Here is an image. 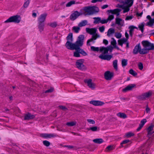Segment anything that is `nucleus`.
<instances>
[{"label": "nucleus", "instance_id": "f257e3e1", "mask_svg": "<svg viewBox=\"0 0 154 154\" xmlns=\"http://www.w3.org/2000/svg\"><path fill=\"white\" fill-rule=\"evenodd\" d=\"M84 35H79L75 42L74 43H72V41H67L65 46L66 48L69 49L71 50L76 49L78 47L81 45V42H80Z\"/></svg>", "mask_w": 154, "mask_h": 154}, {"label": "nucleus", "instance_id": "f03ea898", "mask_svg": "<svg viewBox=\"0 0 154 154\" xmlns=\"http://www.w3.org/2000/svg\"><path fill=\"white\" fill-rule=\"evenodd\" d=\"M86 31L88 33L92 35L91 38L88 40L87 44H88L89 43L93 42V43L95 42L94 40H96L97 38H100V35L98 34L97 33V29L95 28H86L85 29Z\"/></svg>", "mask_w": 154, "mask_h": 154}, {"label": "nucleus", "instance_id": "7ed1b4c3", "mask_svg": "<svg viewBox=\"0 0 154 154\" xmlns=\"http://www.w3.org/2000/svg\"><path fill=\"white\" fill-rule=\"evenodd\" d=\"M143 48H142V54H146L149 51L154 50V44L147 40L143 41L141 42Z\"/></svg>", "mask_w": 154, "mask_h": 154}, {"label": "nucleus", "instance_id": "20e7f679", "mask_svg": "<svg viewBox=\"0 0 154 154\" xmlns=\"http://www.w3.org/2000/svg\"><path fill=\"white\" fill-rule=\"evenodd\" d=\"M121 11V9L119 8L107 10V12L108 13L109 16L107 19L108 22H110L114 19V17L113 14H115L117 16H119Z\"/></svg>", "mask_w": 154, "mask_h": 154}, {"label": "nucleus", "instance_id": "39448f33", "mask_svg": "<svg viewBox=\"0 0 154 154\" xmlns=\"http://www.w3.org/2000/svg\"><path fill=\"white\" fill-rule=\"evenodd\" d=\"M84 10L89 15L93 14L99 11L98 8L94 6L85 7L84 8Z\"/></svg>", "mask_w": 154, "mask_h": 154}, {"label": "nucleus", "instance_id": "423d86ee", "mask_svg": "<svg viewBox=\"0 0 154 154\" xmlns=\"http://www.w3.org/2000/svg\"><path fill=\"white\" fill-rule=\"evenodd\" d=\"M21 17L19 15L11 16L5 21V23H9L14 22L16 23H19L20 21Z\"/></svg>", "mask_w": 154, "mask_h": 154}, {"label": "nucleus", "instance_id": "0eeeda50", "mask_svg": "<svg viewBox=\"0 0 154 154\" xmlns=\"http://www.w3.org/2000/svg\"><path fill=\"white\" fill-rule=\"evenodd\" d=\"M152 91H149L148 92L143 93L139 95L138 97L137 98L138 99L140 100H145L147 98L150 97L152 95Z\"/></svg>", "mask_w": 154, "mask_h": 154}, {"label": "nucleus", "instance_id": "6e6552de", "mask_svg": "<svg viewBox=\"0 0 154 154\" xmlns=\"http://www.w3.org/2000/svg\"><path fill=\"white\" fill-rule=\"evenodd\" d=\"M84 61V59H81L78 60L76 62V66L79 69L81 70H83L85 69V67L83 64Z\"/></svg>", "mask_w": 154, "mask_h": 154}, {"label": "nucleus", "instance_id": "1a4fd4ad", "mask_svg": "<svg viewBox=\"0 0 154 154\" xmlns=\"http://www.w3.org/2000/svg\"><path fill=\"white\" fill-rule=\"evenodd\" d=\"M134 0H126L125 3L128 5V6L124 7L123 8V13H125L128 12L130 10V7L133 5Z\"/></svg>", "mask_w": 154, "mask_h": 154}, {"label": "nucleus", "instance_id": "9d476101", "mask_svg": "<svg viewBox=\"0 0 154 154\" xmlns=\"http://www.w3.org/2000/svg\"><path fill=\"white\" fill-rule=\"evenodd\" d=\"M142 50V49H141L140 44L139 43L135 46L133 50V53L134 54H136L139 52L141 54H145L141 53L143 52Z\"/></svg>", "mask_w": 154, "mask_h": 154}, {"label": "nucleus", "instance_id": "9b49d317", "mask_svg": "<svg viewBox=\"0 0 154 154\" xmlns=\"http://www.w3.org/2000/svg\"><path fill=\"white\" fill-rule=\"evenodd\" d=\"M84 82L87 84L88 86L92 90H94L95 88L96 85L92 82V80L91 79H85Z\"/></svg>", "mask_w": 154, "mask_h": 154}, {"label": "nucleus", "instance_id": "f8f14e48", "mask_svg": "<svg viewBox=\"0 0 154 154\" xmlns=\"http://www.w3.org/2000/svg\"><path fill=\"white\" fill-rule=\"evenodd\" d=\"M84 39V35L80 42H81V45L78 47V48L77 49H78L79 50V52H80V54L82 55L83 56H86L87 55V53H86L83 49L80 48L83 45Z\"/></svg>", "mask_w": 154, "mask_h": 154}, {"label": "nucleus", "instance_id": "ddd939ff", "mask_svg": "<svg viewBox=\"0 0 154 154\" xmlns=\"http://www.w3.org/2000/svg\"><path fill=\"white\" fill-rule=\"evenodd\" d=\"M47 15V14L46 13L41 14L38 19V23H44Z\"/></svg>", "mask_w": 154, "mask_h": 154}, {"label": "nucleus", "instance_id": "4468645a", "mask_svg": "<svg viewBox=\"0 0 154 154\" xmlns=\"http://www.w3.org/2000/svg\"><path fill=\"white\" fill-rule=\"evenodd\" d=\"M81 14L78 12L77 11H75L72 14L70 15V19L71 20H74Z\"/></svg>", "mask_w": 154, "mask_h": 154}, {"label": "nucleus", "instance_id": "2eb2a0df", "mask_svg": "<svg viewBox=\"0 0 154 154\" xmlns=\"http://www.w3.org/2000/svg\"><path fill=\"white\" fill-rule=\"evenodd\" d=\"M113 73L109 71H108L104 73L105 78L107 80H110L113 76Z\"/></svg>", "mask_w": 154, "mask_h": 154}, {"label": "nucleus", "instance_id": "dca6fc26", "mask_svg": "<svg viewBox=\"0 0 154 154\" xmlns=\"http://www.w3.org/2000/svg\"><path fill=\"white\" fill-rule=\"evenodd\" d=\"M90 103L95 106H101L104 104L103 102L99 100H92L90 102Z\"/></svg>", "mask_w": 154, "mask_h": 154}, {"label": "nucleus", "instance_id": "f3484780", "mask_svg": "<svg viewBox=\"0 0 154 154\" xmlns=\"http://www.w3.org/2000/svg\"><path fill=\"white\" fill-rule=\"evenodd\" d=\"M112 57V56L110 55L101 54L99 55V57L102 60H109L111 59Z\"/></svg>", "mask_w": 154, "mask_h": 154}, {"label": "nucleus", "instance_id": "a211bd4d", "mask_svg": "<svg viewBox=\"0 0 154 154\" xmlns=\"http://www.w3.org/2000/svg\"><path fill=\"white\" fill-rule=\"evenodd\" d=\"M135 85L134 84H131L128 85L126 87L124 88L122 90V91L123 92H125L128 91H130L135 86Z\"/></svg>", "mask_w": 154, "mask_h": 154}, {"label": "nucleus", "instance_id": "6ab92c4d", "mask_svg": "<svg viewBox=\"0 0 154 154\" xmlns=\"http://www.w3.org/2000/svg\"><path fill=\"white\" fill-rule=\"evenodd\" d=\"M116 23L119 25L123 26L124 23V21L122 19L117 17L116 18Z\"/></svg>", "mask_w": 154, "mask_h": 154}, {"label": "nucleus", "instance_id": "aec40b11", "mask_svg": "<svg viewBox=\"0 0 154 154\" xmlns=\"http://www.w3.org/2000/svg\"><path fill=\"white\" fill-rule=\"evenodd\" d=\"M35 117L34 115H32L30 113H28L27 114H25L24 115V120H30L33 119Z\"/></svg>", "mask_w": 154, "mask_h": 154}, {"label": "nucleus", "instance_id": "412c9836", "mask_svg": "<svg viewBox=\"0 0 154 154\" xmlns=\"http://www.w3.org/2000/svg\"><path fill=\"white\" fill-rule=\"evenodd\" d=\"M127 39H126L125 38L119 39L118 41V45L122 47L123 44L126 43L127 42Z\"/></svg>", "mask_w": 154, "mask_h": 154}, {"label": "nucleus", "instance_id": "4be33fe9", "mask_svg": "<svg viewBox=\"0 0 154 154\" xmlns=\"http://www.w3.org/2000/svg\"><path fill=\"white\" fill-rule=\"evenodd\" d=\"M42 137L45 138H51L56 136V135L53 134H41Z\"/></svg>", "mask_w": 154, "mask_h": 154}, {"label": "nucleus", "instance_id": "5701e85b", "mask_svg": "<svg viewBox=\"0 0 154 154\" xmlns=\"http://www.w3.org/2000/svg\"><path fill=\"white\" fill-rule=\"evenodd\" d=\"M88 21L86 20H84L82 21L78 24V26L80 27L85 26L87 25Z\"/></svg>", "mask_w": 154, "mask_h": 154}, {"label": "nucleus", "instance_id": "b1692460", "mask_svg": "<svg viewBox=\"0 0 154 154\" xmlns=\"http://www.w3.org/2000/svg\"><path fill=\"white\" fill-rule=\"evenodd\" d=\"M100 51L101 52H102L103 53V54L104 55L108 53V52L106 47H101L100 49Z\"/></svg>", "mask_w": 154, "mask_h": 154}, {"label": "nucleus", "instance_id": "393cba45", "mask_svg": "<svg viewBox=\"0 0 154 154\" xmlns=\"http://www.w3.org/2000/svg\"><path fill=\"white\" fill-rule=\"evenodd\" d=\"M45 26L44 23H38V27L39 31L42 32L44 30Z\"/></svg>", "mask_w": 154, "mask_h": 154}, {"label": "nucleus", "instance_id": "a878e982", "mask_svg": "<svg viewBox=\"0 0 154 154\" xmlns=\"http://www.w3.org/2000/svg\"><path fill=\"white\" fill-rule=\"evenodd\" d=\"M87 129L88 131L91 130L92 131H96L99 130V128L97 126H94L88 128Z\"/></svg>", "mask_w": 154, "mask_h": 154}, {"label": "nucleus", "instance_id": "bb28decb", "mask_svg": "<svg viewBox=\"0 0 154 154\" xmlns=\"http://www.w3.org/2000/svg\"><path fill=\"white\" fill-rule=\"evenodd\" d=\"M115 31L114 29L112 28H109L107 31V35L108 37H109L111 35L115 33Z\"/></svg>", "mask_w": 154, "mask_h": 154}, {"label": "nucleus", "instance_id": "cd10ccee", "mask_svg": "<svg viewBox=\"0 0 154 154\" xmlns=\"http://www.w3.org/2000/svg\"><path fill=\"white\" fill-rule=\"evenodd\" d=\"M94 143L98 144H100L103 142V140L101 138H97L94 139L93 140Z\"/></svg>", "mask_w": 154, "mask_h": 154}, {"label": "nucleus", "instance_id": "c85d7f7f", "mask_svg": "<svg viewBox=\"0 0 154 154\" xmlns=\"http://www.w3.org/2000/svg\"><path fill=\"white\" fill-rule=\"evenodd\" d=\"M117 115L118 117L123 119H125L127 117L126 115L123 112H119L117 114Z\"/></svg>", "mask_w": 154, "mask_h": 154}, {"label": "nucleus", "instance_id": "c756f323", "mask_svg": "<svg viewBox=\"0 0 154 154\" xmlns=\"http://www.w3.org/2000/svg\"><path fill=\"white\" fill-rule=\"evenodd\" d=\"M154 19L150 20L149 21L146 23V25L149 27H152L154 25Z\"/></svg>", "mask_w": 154, "mask_h": 154}, {"label": "nucleus", "instance_id": "7c9ffc66", "mask_svg": "<svg viewBox=\"0 0 154 154\" xmlns=\"http://www.w3.org/2000/svg\"><path fill=\"white\" fill-rule=\"evenodd\" d=\"M118 61L117 60H114L113 62V66L116 71L118 70V65H117Z\"/></svg>", "mask_w": 154, "mask_h": 154}, {"label": "nucleus", "instance_id": "2f4dec72", "mask_svg": "<svg viewBox=\"0 0 154 154\" xmlns=\"http://www.w3.org/2000/svg\"><path fill=\"white\" fill-rule=\"evenodd\" d=\"M75 51L74 52V53L73 56H74L75 57H80V52H79V50L78 49H75Z\"/></svg>", "mask_w": 154, "mask_h": 154}, {"label": "nucleus", "instance_id": "473e14b6", "mask_svg": "<svg viewBox=\"0 0 154 154\" xmlns=\"http://www.w3.org/2000/svg\"><path fill=\"white\" fill-rule=\"evenodd\" d=\"M94 19V23L95 24L100 23L101 18L100 17H95L93 18Z\"/></svg>", "mask_w": 154, "mask_h": 154}, {"label": "nucleus", "instance_id": "72a5a7b5", "mask_svg": "<svg viewBox=\"0 0 154 154\" xmlns=\"http://www.w3.org/2000/svg\"><path fill=\"white\" fill-rule=\"evenodd\" d=\"M79 26H74L72 27V30L76 33H78L80 31V29Z\"/></svg>", "mask_w": 154, "mask_h": 154}, {"label": "nucleus", "instance_id": "f704fd0d", "mask_svg": "<svg viewBox=\"0 0 154 154\" xmlns=\"http://www.w3.org/2000/svg\"><path fill=\"white\" fill-rule=\"evenodd\" d=\"M128 60L126 59H123L122 61V65L123 67H125L127 65Z\"/></svg>", "mask_w": 154, "mask_h": 154}, {"label": "nucleus", "instance_id": "c9c22d12", "mask_svg": "<svg viewBox=\"0 0 154 154\" xmlns=\"http://www.w3.org/2000/svg\"><path fill=\"white\" fill-rule=\"evenodd\" d=\"M57 23L56 22H54L48 24V25L52 28H55L57 26Z\"/></svg>", "mask_w": 154, "mask_h": 154}, {"label": "nucleus", "instance_id": "e433bc0d", "mask_svg": "<svg viewBox=\"0 0 154 154\" xmlns=\"http://www.w3.org/2000/svg\"><path fill=\"white\" fill-rule=\"evenodd\" d=\"M67 41H72V33H69L66 37Z\"/></svg>", "mask_w": 154, "mask_h": 154}, {"label": "nucleus", "instance_id": "4c0bfd02", "mask_svg": "<svg viewBox=\"0 0 154 154\" xmlns=\"http://www.w3.org/2000/svg\"><path fill=\"white\" fill-rule=\"evenodd\" d=\"M76 124V122L74 121L70 122H67L66 123V125L68 126H72L75 125Z\"/></svg>", "mask_w": 154, "mask_h": 154}, {"label": "nucleus", "instance_id": "58836bf2", "mask_svg": "<svg viewBox=\"0 0 154 154\" xmlns=\"http://www.w3.org/2000/svg\"><path fill=\"white\" fill-rule=\"evenodd\" d=\"M129 73L130 74L134 76H136L137 75V73L132 69L129 70Z\"/></svg>", "mask_w": 154, "mask_h": 154}, {"label": "nucleus", "instance_id": "ea45409f", "mask_svg": "<svg viewBox=\"0 0 154 154\" xmlns=\"http://www.w3.org/2000/svg\"><path fill=\"white\" fill-rule=\"evenodd\" d=\"M144 26V25L143 23H142L138 25V28L141 31L142 33H143V32Z\"/></svg>", "mask_w": 154, "mask_h": 154}, {"label": "nucleus", "instance_id": "a19ab883", "mask_svg": "<svg viewBox=\"0 0 154 154\" xmlns=\"http://www.w3.org/2000/svg\"><path fill=\"white\" fill-rule=\"evenodd\" d=\"M75 4V1L73 0L70 1L68 2L66 5V7H69Z\"/></svg>", "mask_w": 154, "mask_h": 154}, {"label": "nucleus", "instance_id": "79ce46f5", "mask_svg": "<svg viewBox=\"0 0 154 154\" xmlns=\"http://www.w3.org/2000/svg\"><path fill=\"white\" fill-rule=\"evenodd\" d=\"M125 135L126 137L129 138L134 136V134L133 132H130L127 133Z\"/></svg>", "mask_w": 154, "mask_h": 154}, {"label": "nucleus", "instance_id": "37998d69", "mask_svg": "<svg viewBox=\"0 0 154 154\" xmlns=\"http://www.w3.org/2000/svg\"><path fill=\"white\" fill-rule=\"evenodd\" d=\"M113 149V146L109 145L107 146L106 148V151L107 152H109L110 151L112 150Z\"/></svg>", "mask_w": 154, "mask_h": 154}, {"label": "nucleus", "instance_id": "c03bdc74", "mask_svg": "<svg viewBox=\"0 0 154 154\" xmlns=\"http://www.w3.org/2000/svg\"><path fill=\"white\" fill-rule=\"evenodd\" d=\"M112 40L111 42V44L114 47V46L116 45L117 44L114 38H112Z\"/></svg>", "mask_w": 154, "mask_h": 154}, {"label": "nucleus", "instance_id": "a18cd8bd", "mask_svg": "<svg viewBox=\"0 0 154 154\" xmlns=\"http://www.w3.org/2000/svg\"><path fill=\"white\" fill-rule=\"evenodd\" d=\"M91 50L94 51H99V48L97 47H95L92 46L91 47Z\"/></svg>", "mask_w": 154, "mask_h": 154}, {"label": "nucleus", "instance_id": "49530a36", "mask_svg": "<svg viewBox=\"0 0 154 154\" xmlns=\"http://www.w3.org/2000/svg\"><path fill=\"white\" fill-rule=\"evenodd\" d=\"M129 29H130L129 32H133L134 29H138V28L134 26H129Z\"/></svg>", "mask_w": 154, "mask_h": 154}, {"label": "nucleus", "instance_id": "de8ad7c7", "mask_svg": "<svg viewBox=\"0 0 154 154\" xmlns=\"http://www.w3.org/2000/svg\"><path fill=\"white\" fill-rule=\"evenodd\" d=\"M153 125H151L149 126L148 128V134H151L152 133L151 132V131L153 129Z\"/></svg>", "mask_w": 154, "mask_h": 154}, {"label": "nucleus", "instance_id": "09e8293b", "mask_svg": "<svg viewBox=\"0 0 154 154\" xmlns=\"http://www.w3.org/2000/svg\"><path fill=\"white\" fill-rule=\"evenodd\" d=\"M146 122V119H143L141 120L139 125L143 127L144 124Z\"/></svg>", "mask_w": 154, "mask_h": 154}, {"label": "nucleus", "instance_id": "8fccbe9b", "mask_svg": "<svg viewBox=\"0 0 154 154\" xmlns=\"http://www.w3.org/2000/svg\"><path fill=\"white\" fill-rule=\"evenodd\" d=\"M30 0H27L24 3L23 5V7L24 8H26L28 6L30 2Z\"/></svg>", "mask_w": 154, "mask_h": 154}, {"label": "nucleus", "instance_id": "3c124183", "mask_svg": "<svg viewBox=\"0 0 154 154\" xmlns=\"http://www.w3.org/2000/svg\"><path fill=\"white\" fill-rule=\"evenodd\" d=\"M43 144L45 146H48L50 145V143L47 140H44L43 141Z\"/></svg>", "mask_w": 154, "mask_h": 154}, {"label": "nucleus", "instance_id": "603ef678", "mask_svg": "<svg viewBox=\"0 0 154 154\" xmlns=\"http://www.w3.org/2000/svg\"><path fill=\"white\" fill-rule=\"evenodd\" d=\"M105 29V27L103 26L99 27V30L102 33L104 31Z\"/></svg>", "mask_w": 154, "mask_h": 154}, {"label": "nucleus", "instance_id": "864d4df0", "mask_svg": "<svg viewBox=\"0 0 154 154\" xmlns=\"http://www.w3.org/2000/svg\"><path fill=\"white\" fill-rule=\"evenodd\" d=\"M115 36L118 38H119L122 37V34L120 33H116Z\"/></svg>", "mask_w": 154, "mask_h": 154}, {"label": "nucleus", "instance_id": "5fc2aeb1", "mask_svg": "<svg viewBox=\"0 0 154 154\" xmlns=\"http://www.w3.org/2000/svg\"><path fill=\"white\" fill-rule=\"evenodd\" d=\"M134 17L133 15H131L130 16H127L126 17L125 20H131Z\"/></svg>", "mask_w": 154, "mask_h": 154}, {"label": "nucleus", "instance_id": "6e6d98bb", "mask_svg": "<svg viewBox=\"0 0 154 154\" xmlns=\"http://www.w3.org/2000/svg\"><path fill=\"white\" fill-rule=\"evenodd\" d=\"M108 21L107 20V19H103L102 20L101 19L100 21V23L101 24H103L105 23H106L107 22H108Z\"/></svg>", "mask_w": 154, "mask_h": 154}, {"label": "nucleus", "instance_id": "4d7b16f0", "mask_svg": "<svg viewBox=\"0 0 154 154\" xmlns=\"http://www.w3.org/2000/svg\"><path fill=\"white\" fill-rule=\"evenodd\" d=\"M138 66L139 69L142 70L143 68V64L141 63H140L138 64Z\"/></svg>", "mask_w": 154, "mask_h": 154}, {"label": "nucleus", "instance_id": "13d9d810", "mask_svg": "<svg viewBox=\"0 0 154 154\" xmlns=\"http://www.w3.org/2000/svg\"><path fill=\"white\" fill-rule=\"evenodd\" d=\"M87 121L88 122L90 123V124H94L95 123V122L91 119H88L87 120Z\"/></svg>", "mask_w": 154, "mask_h": 154}, {"label": "nucleus", "instance_id": "bf43d9fd", "mask_svg": "<svg viewBox=\"0 0 154 154\" xmlns=\"http://www.w3.org/2000/svg\"><path fill=\"white\" fill-rule=\"evenodd\" d=\"M54 90V89L53 88H51L50 89H49L46 91H45V93H51Z\"/></svg>", "mask_w": 154, "mask_h": 154}, {"label": "nucleus", "instance_id": "052dcab7", "mask_svg": "<svg viewBox=\"0 0 154 154\" xmlns=\"http://www.w3.org/2000/svg\"><path fill=\"white\" fill-rule=\"evenodd\" d=\"M59 108L60 109H62L63 110H64V111H65V110L67 109V108L65 106H62V105L59 106Z\"/></svg>", "mask_w": 154, "mask_h": 154}, {"label": "nucleus", "instance_id": "680f3d73", "mask_svg": "<svg viewBox=\"0 0 154 154\" xmlns=\"http://www.w3.org/2000/svg\"><path fill=\"white\" fill-rule=\"evenodd\" d=\"M106 48L108 50V51H109L110 52H111L113 49V48L111 46H108Z\"/></svg>", "mask_w": 154, "mask_h": 154}, {"label": "nucleus", "instance_id": "e2e57ef3", "mask_svg": "<svg viewBox=\"0 0 154 154\" xmlns=\"http://www.w3.org/2000/svg\"><path fill=\"white\" fill-rule=\"evenodd\" d=\"M130 142V140H123L122 143H121V144L122 145V144H126L128 142Z\"/></svg>", "mask_w": 154, "mask_h": 154}, {"label": "nucleus", "instance_id": "0e129e2a", "mask_svg": "<svg viewBox=\"0 0 154 154\" xmlns=\"http://www.w3.org/2000/svg\"><path fill=\"white\" fill-rule=\"evenodd\" d=\"M108 7V5H105L102 6L101 7V8L102 9H105Z\"/></svg>", "mask_w": 154, "mask_h": 154}, {"label": "nucleus", "instance_id": "69168bd1", "mask_svg": "<svg viewBox=\"0 0 154 154\" xmlns=\"http://www.w3.org/2000/svg\"><path fill=\"white\" fill-rule=\"evenodd\" d=\"M102 0H93L91 2L93 3H95L97 2H101Z\"/></svg>", "mask_w": 154, "mask_h": 154}, {"label": "nucleus", "instance_id": "338daca9", "mask_svg": "<svg viewBox=\"0 0 154 154\" xmlns=\"http://www.w3.org/2000/svg\"><path fill=\"white\" fill-rule=\"evenodd\" d=\"M103 42L106 45H107L108 43V41L106 39H103Z\"/></svg>", "mask_w": 154, "mask_h": 154}, {"label": "nucleus", "instance_id": "774afa93", "mask_svg": "<svg viewBox=\"0 0 154 154\" xmlns=\"http://www.w3.org/2000/svg\"><path fill=\"white\" fill-rule=\"evenodd\" d=\"M143 127L142 126L140 125H139V127L137 128V131H139Z\"/></svg>", "mask_w": 154, "mask_h": 154}]
</instances>
